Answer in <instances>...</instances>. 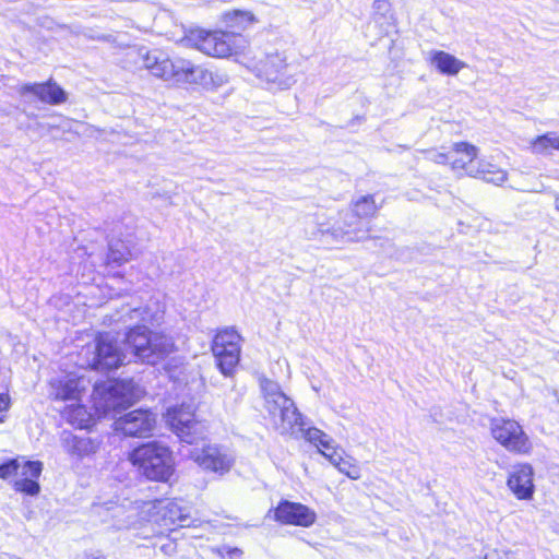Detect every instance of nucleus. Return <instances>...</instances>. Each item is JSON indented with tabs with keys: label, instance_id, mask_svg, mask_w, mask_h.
Segmentation results:
<instances>
[{
	"label": "nucleus",
	"instance_id": "23",
	"mask_svg": "<svg viewBox=\"0 0 559 559\" xmlns=\"http://www.w3.org/2000/svg\"><path fill=\"white\" fill-rule=\"evenodd\" d=\"M527 150L534 155H551L554 151H559V134L548 132L535 136L528 141Z\"/></svg>",
	"mask_w": 559,
	"mask_h": 559
},
{
	"label": "nucleus",
	"instance_id": "2",
	"mask_svg": "<svg viewBox=\"0 0 559 559\" xmlns=\"http://www.w3.org/2000/svg\"><path fill=\"white\" fill-rule=\"evenodd\" d=\"M128 459L150 480L167 481L175 472L173 451L159 441H150L135 448Z\"/></svg>",
	"mask_w": 559,
	"mask_h": 559
},
{
	"label": "nucleus",
	"instance_id": "17",
	"mask_svg": "<svg viewBox=\"0 0 559 559\" xmlns=\"http://www.w3.org/2000/svg\"><path fill=\"white\" fill-rule=\"evenodd\" d=\"M198 68L191 61L182 58H167L164 61L160 79L176 83H197Z\"/></svg>",
	"mask_w": 559,
	"mask_h": 559
},
{
	"label": "nucleus",
	"instance_id": "8",
	"mask_svg": "<svg viewBox=\"0 0 559 559\" xmlns=\"http://www.w3.org/2000/svg\"><path fill=\"white\" fill-rule=\"evenodd\" d=\"M241 336L233 329H224L215 335L212 352L224 376H230L240 359Z\"/></svg>",
	"mask_w": 559,
	"mask_h": 559
},
{
	"label": "nucleus",
	"instance_id": "5",
	"mask_svg": "<svg viewBox=\"0 0 559 559\" xmlns=\"http://www.w3.org/2000/svg\"><path fill=\"white\" fill-rule=\"evenodd\" d=\"M143 391L132 380H107L94 386L93 400L96 413L107 416L136 402Z\"/></svg>",
	"mask_w": 559,
	"mask_h": 559
},
{
	"label": "nucleus",
	"instance_id": "6",
	"mask_svg": "<svg viewBox=\"0 0 559 559\" xmlns=\"http://www.w3.org/2000/svg\"><path fill=\"white\" fill-rule=\"evenodd\" d=\"M240 62L272 87L285 90L295 83L294 76L287 73L286 57L278 51L266 53L259 60L246 56Z\"/></svg>",
	"mask_w": 559,
	"mask_h": 559
},
{
	"label": "nucleus",
	"instance_id": "28",
	"mask_svg": "<svg viewBox=\"0 0 559 559\" xmlns=\"http://www.w3.org/2000/svg\"><path fill=\"white\" fill-rule=\"evenodd\" d=\"M167 56L157 50L146 51L142 55L144 67L156 78H160L164 61L167 60Z\"/></svg>",
	"mask_w": 559,
	"mask_h": 559
},
{
	"label": "nucleus",
	"instance_id": "40",
	"mask_svg": "<svg viewBox=\"0 0 559 559\" xmlns=\"http://www.w3.org/2000/svg\"><path fill=\"white\" fill-rule=\"evenodd\" d=\"M10 405H11V400H10L9 394L0 393V413L8 411Z\"/></svg>",
	"mask_w": 559,
	"mask_h": 559
},
{
	"label": "nucleus",
	"instance_id": "9",
	"mask_svg": "<svg viewBox=\"0 0 559 559\" xmlns=\"http://www.w3.org/2000/svg\"><path fill=\"white\" fill-rule=\"evenodd\" d=\"M167 421L171 430L187 443L203 439L206 432L205 425L194 419V413L190 406L181 405L168 411Z\"/></svg>",
	"mask_w": 559,
	"mask_h": 559
},
{
	"label": "nucleus",
	"instance_id": "10",
	"mask_svg": "<svg viewBox=\"0 0 559 559\" xmlns=\"http://www.w3.org/2000/svg\"><path fill=\"white\" fill-rule=\"evenodd\" d=\"M156 426V415L148 409H134L120 417L114 423V429L127 437H148Z\"/></svg>",
	"mask_w": 559,
	"mask_h": 559
},
{
	"label": "nucleus",
	"instance_id": "38",
	"mask_svg": "<svg viewBox=\"0 0 559 559\" xmlns=\"http://www.w3.org/2000/svg\"><path fill=\"white\" fill-rule=\"evenodd\" d=\"M129 321H143L147 320V309L146 308H133L127 312Z\"/></svg>",
	"mask_w": 559,
	"mask_h": 559
},
{
	"label": "nucleus",
	"instance_id": "22",
	"mask_svg": "<svg viewBox=\"0 0 559 559\" xmlns=\"http://www.w3.org/2000/svg\"><path fill=\"white\" fill-rule=\"evenodd\" d=\"M469 176L496 186H501L508 180L507 170L485 159L478 160L476 170H469Z\"/></svg>",
	"mask_w": 559,
	"mask_h": 559
},
{
	"label": "nucleus",
	"instance_id": "16",
	"mask_svg": "<svg viewBox=\"0 0 559 559\" xmlns=\"http://www.w3.org/2000/svg\"><path fill=\"white\" fill-rule=\"evenodd\" d=\"M352 225V223H347L346 221H344V226L340 224L328 226L326 224L320 223L318 224V228L309 234V237L320 240L331 238L335 242H356L367 238L365 233L360 235V229H349Z\"/></svg>",
	"mask_w": 559,
	"mask_h": 559
},
{
	"label": "nucleus",
	"instance_id": "13",
	"mask_svg": "<svg viewBox=\"0 0 559 559\" xmlns=\"http://www.w3.org/2000/svg\"><path fill=\"white\" fill-rule=\"evenodd\" d=\"M507 486L519 500H531L535 492L534 468L528 463H519L511 467Z\"/></svg>",
	"mask_w": 559,
	"mask_h": 559
},
{
	"label": "nucleus",
	"instance_id": "11",
	"mask_svg": "<svg viewBox=\"0 0 559 559\" xmlns=\"http://www.w3.org/2000/svg\"><path fill=\"white\" fill-rule=\"evenodd\" d=\"M190 456L202 468L219 475L228 473L235 463L233 453L218 445L194 449Z\"/></svg>",
	"mask_w": 559,
	"mask_h": 559
},
{
	"label": "nucleus",
	"instance_id": "26",
	"mask_svg": "<svg viewBox=\"0 0 559 559\" xmlns=\"http://www.w3.org/2000/svg\"><path fill=\"white\" fill-rule=\"evenodd\" d=\"M229 82V76L223 71H209L198 68V82L205 90L216 91Z\"/></svg>",
	"mask_w": 559,
	"mask_h": 559
},
{
	"label": "nucleus",
	"instance_id": "19",
	"mask_svg": "<svg viewBox=\"0 0 559 559\" xmlns=\"http://www.w3.org/2000/svg\"><path fill=\"white\" fill-rule=\"evenodd\" d=\"M429 61L441 74L456 75L462 69L466 68V63L455 56L442 51L431 50L429 52Z\"/></svg>",
	"mask_w": 559,
	"mask_h": 559
},
{
	"label": "nucleus",
	"instance_id": "18",
	"mask_svg": "<svg viewBox=\"0 0 559 559\" xmlns=\"http://www.w3.org/2000/svg\"><path fill=\"white\" fill-rule=\"evenodd\" d=\"M478 156V147L468 142H455L452 145L450 166L455 173L469 176V170H476L474 160Z\"/></svg>",
	"mask_w": 559,
	"mask_h": 559
},
{
	"label": "nucleus",
	"instance_id": "21",
	"mask_svg": "<svg viewBox=\"0 0 559 559\" xmlns=\"http://www.w3.org/2000/svg\"><path fill=\"white\" fill-rule=\"evenodd\" d=\"M290 436L296 439H305L316 445L319 450L320 447L322 449L330 450L333 443V439L322 430L316 427H308L305 417H302V424L297 425Z\"/></svg>",
	"mask_w": 559,
	"mask_h": 559
},
{
	"label": "nucleus",
	"instance_id": "42",
	"mask_svg": "<svg viewBox=\"0 0 559 559\" xmlns=\"http://www.w3.org/2000/svg\"><path fill=\"white\" fill-rule=\"evenodd\" d=\"M555 204H556V209L559 211V195L556 198Z\"/></svg>",
	"mask_w": 559,
	"mask_h": 559
},
{
	"label": "nucleus",
	"instance_id": "39",
	"mask_svg": "<svg viewBox=\"0 0 559 559\" xmlns=\"http://www.w3.org/2000/svg\"><path fill=\"white\" fill-rule=\"evenodd\" d=\"M485 559H515L510 552H501L493 550L486 555Z\"/></svg>",
	"mask_w": 559,
	"mask_h": 559
},
{
	"label": "nucleus",
	"instance_id": "36",
	"mask_svg": "<svg viewBox=\"0 0 559 559\" xmlns=\"http://www.w3.org/2000/svg\"><path fill=\"white\" fill-rule=\"evenodd\" d=\"M19 471V460H11L0 465V478L7 479Z\"/></svg>",
	"mask_w": 559,
	"mask_h": 559
},
{
	"label": "nucleus",
	"instance_id": "12",
	"mask_svg": "<svg viewBox=\"0 0 559 559\" xmlns=\"http://www.w3.org/2000/svg\"><path fill=\"white\" fill-rule=\"evenodd\" d=\"M274 519L282 524L310 527L317 520V513L302 503L283 500L274 510Z\"/></svg>",
	"mask_w": 559,
	"mask_h": 559
},
{
	"label": "nucleus",
	"instance_id": "4",
	"mask_svg": "<svg viewBox=\"0 0 559 559\" xmlns=\"http://www.w3.org/2000/svg\"><path fill=\"white\" fill-rule=\"evenodd\" d=\"M261 389L264 394V407L273 425L282 435H292L297 425L302 424L304 417L294 401L273 381L263 380Z\"/></svg>",
	"mask_w": 559,
	"mask_h": 559
},
{
	"label": "nucleus",
	"instance_id": "27",
	"mask_svg": "<svg viewBox=\"0 0 559 559\" xmlns=\"http://www.w3.org/2000/svg\"><path fill=\"white\" fill-rule=\"evenodd\" d=\"M381 205H378L374 201V197L371 194L359 197L352 202V210L358 218H369L376 216Z\"/></svg>",
	"mask_w": 559,
	"mask_h": 559
},
{
	"label": "nucleus",
	"instance_id": "31",
	"mask_svg": "<svg viewBox=\"0 0 559 559\" xmlns=\"http://www.w3.org/2000/svg\"><path fill=\"white\" fill-rule=\"evenodd\" d=\"M165 516L168 518V520L174 523V524H178L180 526H186V525H189L187 522H188V514L183 513V510L181 509V507L175 502V501H169L167 502V504L165 506Z\"/></svg>",
	"mask_w": 559,
	"mask_h": 559
},
{
	"label": "nucleus",
	"instance_id": "33",
	"mask_svg": "<svg viewBox=\"0 0 559 559\" xmlns=\"http://www.w3.org/2000/svg\"><path fill=\"white\" fill-rule=\"evenodd\" d=\"M36 479L32 477L17 478L14 480V489L29 496H35L39 492V484Z\"/></svg>",
	"mask_w": 559,
	"mask_h": 559
},
{
	"label": "nucleus",
	"instance_id": "7",
	"mask_svg": "<svg viewBox=\"0 0 559 559\" xmlns=\"http://www.w3.org/2000/svg\"><path fill=\"white\" fill-rule=\"evenodd\" d=\"M490 433L501 447L511 453L527 455L533 449L528 436L514 419L492 418L490 420Z\"/></svg>",
	"mask_w": 559,
	"mask_h": 559
},
{
	"label": "nucleus",
	"instance_id": "35",
	"mask_svg": "<svg viewBox=\"0 0 559 559\" xmlns=\"http://www.w3.org/2000/svg\"><path fill=\"white\" fill-rule=\"evenodd\" d=\"M426 159L439 165H450L451 153H444L437 150H427L424 152Z\"/></svg>",
	"mask_w": 559,
	"mask_h": 559
},
{
	"label": "nucleus",
	"instance_id": "30",
	"mask_svg": "<svg viewBox=\"0 0 559 559\" xmlns=\"http://www.w3.org/2000/svg\"><path fill=\"white\" fill-rule=\"evenodd\" d=\"M43 469V464L39 461H19V471L15 476L19 478H38Z\"/></svg>",
	"mask_w": 559,
	"mask_h": 559
},
{
	"label": "nucleus",
	"instance_id": "24",
	"mask_svg": "<svg viewBox=\"0 0 559 559\" xmlns=\"http://www.w3.org/2000/svg\"><path fill=\"white\" fill-rule=\"evenodd\" d=\"M61 414L69 424L78 428H87L93 421L92 414L84 405L78 402L67 405Z\"/></svg>",
	"mask_w": 559,
	"mask_h": 559
},
{
	"label": "nucleus",
	"instance_id": "32",
	"mask_svg": "<svg viewBox=\"0 0 559 559\" xmlns=\"http://www.w3.org/2000/svg\"><path fill=\"white\" fill-rule=\"evenodd\" d=\"M337 469L340 473L354 480H357L361 477L360 467L357 464V461L350 455L345 456Z\"/></svg>",
	"mask_w": 559,
	"mask_h": 559
},
{
	"label": "nucleus",
	"instance_id": "20",
	"mask_svg": "<svg viewBox=\"0 0 559 559\" xmlns=\"http://www.w3.org/2000/svg\"><path fill=\"white\" fill-rule=\"evenodd\" d=\"M62 445L68 453L83 457L95 453L99 444L91 438L64 432L62 435Z\"/></svg>",
	"mask_w": 559,
	"mask_h": 559
},
{
	"label": "nucleus",
	"instance_id": "3",
	"mask_svg": "<svg viewBox=\"0 0 559 559\" xmlns=\"http://www.w3.org/2000/svg\"><path fill=\"white\" fill-rule=\"evenodd\" d=\"M188 39L198 50L207 56L215 58L235 56L239 62L246 59L249 49V44L245 37L222 31L199 29L192 32Z\"/></svg>",
	"mask_w": 559,
	"mask_h": 559
},
{
	"label": "nucleus",
	"instance_id": "25",
	"mask_svg": "<svg viewBox=\"0 0 559 559\" xmlns=\"http://www.w3.org/2000/svg\"><path fill=\"white\" fill-rule=\"evenodd\" d=\"M226 26L230 29L228 33L239 34L241 31L247 29L255 21L254 16L247 11H233L227 12L223 16Z\"/></svg>",
	"mask_w": 559,
	"mask_h": 559
},
{
	"label": "nucleus",
	"instance_id": "37",
	"mask_svg": "<svg viewBox=\"0 0 559 559\" xmlns=\"http://www.w3.org/2000/svg\"><path fill=\"white\" fill-rule=\"evenodd\" d=\"M217 552L223 559H240L242 556L241 549L228 546L219 548Z\"/></svg>",
	"mask_w": 559,
	"mask_h": 559
},
{
	"label": "nucleus",
	"instance_id": "34",
	"mask_svg": "<svg viewBox=\"0 0 559 559\" xmlns=\"http://www.w3.org/2000/svg\"><path fill=\"white\" fill-rule=\"evenodd\" d=\"M320 453L329 460V462L335 466L336 468L341 465L342 461L345 459V456L347 455L346 452L335 445V442L333 441L332 443V448H330V450H326V449H320Z\"/></svg>",
	"mask_w": 559,
	"mask_h": 559
},
{
	"label": "nucleus",
	"instance_id": "41",
	"mask_svg": "<svg viewBox=\"0 0 559 559\" xmlns=\"http://www.w3.org/2000/svg\"><path fill=\"white\" fill-rule=\"evenodd\" d=\"M389 7V2L385 0H376L373 2V9L377 11H388Z\"/></svg>",
	"mask_w": 559,
	"mask_h": 559
},
{
	"label": "nucleus",
	"instance_id": "43",
	"mask_svg": "<svg viewBox=\"0 0 559 559\" xmlns=\"http://www.w3.org/2000/svg\"><path fill=\"white\" fill-rule=\"evenodd\" d=\"M87 559H104V558H103V557H100V556H91V557H88Z\"/></svg>",
	"mask_w": 559,
	"mask_h": 559
},
{
	"label": "nucleus",
	"instance_id": "15",
	"mask_svg": "<svg viewBox=\"0 0 559 559\" xmlns=\"http://www.w3.org/2000/svg\"><path fill=\"white\" fill-rule=\"evenodd\" d=\"M90 381L83 376L67 374L61 379H56L50 382L51 395L56 400L79 402L81 395L87 389Z\"/></svg>",
	"mask_w": 559,
	"mask_h": 559
},
{
	"label": "nucleus",
	"instance_id": "29",
	"mask_svg": "<svg viewBox=\"0 0 559 559\" xmlns=\"http://www.w3.org/2000/svg\"><path fill=\"white\" fill-rule=\"evenodd\" d=\"M131 257L130 250L124 246L122 241H112L109 243V252L107 255V262L120 265L129 261Z\"/></svg>",
	"mask_w": 559,
	"mask_h": 559
},
{
	"label": "nucleus",
	"instance_id": "1",
	"mask_svg": "<svg viewBox=\"0 0 559 559\" xmlns=\"http://www.w3.org/2000/svg\"><path fill=\"white\" fill-rule=\"evenodd\" d=\"M122 349L110 334H102L91 350L92 358L86 366L92 369H114L124 361H130L129 354L134 358L154 365L175 349L171 337L151 332L145 325L131 329L123 341Z\"/></svg>",
	"mask_w": 559,
	"mask_h": 559
},
{
	"label": "nucleus",
	"instance_id": "14",
	"mask_svg": "<svg viewBox=\"0 0 559 559\" xmlns=\"http://www.w3.org/2000/svg\"><path fill=\"white\" fill-rule=\"evenodd\" d=\"M17 93L23 97H33L45 104L59 105L67 102V93L56 82L22 84Z\"/></svg>",
	"mask_w": 559,
	"mask_h": 559
}]
</instances>
